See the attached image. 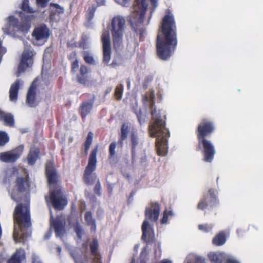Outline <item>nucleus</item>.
Returning <instances> with one entry per match:
<instances>
[{
  "label": "nucleus",
  "instance_id": "nucleus-1",
  "mask_svg": "<svg viewBox=\"0 0 263 263\" xmlns=\"http://www.w3.org/2000/svg\"><path fill=\"white\" fill-rule=\"evenodd\" d=\"M30 183L28 175L18 176L15 181V185L11 193V198L19 202L22 201L21 194H24V203H19L15 206L13 214V238L18 242L24 241L31 234L28 229L31 226L30 212V201L26 194L30 191Z\"/></svg>",
  "mask_w": 263,
  "mask_h": 263
},
{
  "label": "nucleus",
  "instance_id": "nucleus-2",
  "mask_svg": "<svg viewBox=\"0 0 263 263\" xmlns=\"http://www.w3.org/2000/svg\"><path fill=\"white\" fill-rule=\"evenodd\" d=\"M142 100L144 104H148L152 109V119L148 127L149 136L157 138L156 147L158 155L165 156L167 153V139L170 137L169 131L165 127V116H162L161 111L157 110L154 107L155 103L154 92L143 95Z\"/></svg>",
  "mask_w": 263,
  "mask_h": 263
},
{
  "label": "nucleus",
  "instance_id": "nucleus-3",
  "mask_svg": "<svg viewBox=\"0 0 263 263\" xmlns=\"http://www.w3.org/2000/svg\"><path fill=\"white\" fill-rule=\"evenodd\" d=\"M175 21L173 14L168 13L163 17L159 30L156 43L158 57L168 60L174 53L177 45Z\"/></svg>",
  "mask_w": 263,
  "mask_h": 263
},
{
  "label": "nucleus",
  "instance_id": "nucleus-4",
  "mask_svg": "<svg viewBox=\"0 0 263 263\" xmlns=\"http://www.w3.org/2000/svg\"><path fill=\"white\" fill-rule=\"evenodd\" d=\"M215 128L213 121L204 118L198 124L196 130L198 140L196 150L202 149L203 160L206 162H211L216 153L214 145L209 139V137L215 132Z\"/></svg>",
  "mask_w": 263,
  "mask_h": 263
},
{
  "label": "nucleus",
  "instance_id": "nucleus-5",
  "mask_svg": "<svg viewBox=\"0 0 263 263\" xmlns=\"http://www.w3.org/2000/svg\"><path fill=\"white\" fill-rule=\"evenodd\" d=\"M160 210V205L158 202H151L150 206L145 209V220L143 222L141 227L142 231L141 238L143 241L147 243H153L155 240L154 230L149 226L147 220L153 222L157 221L159 216Z\"/></svg>",
  "mask_w": 263,
  "mask_h": 263
},
{
  "label": "nucleus",
  "instance_id": "nucleus-6",
  "mask_svg": "<svg viewBox=\"0 0 263 263\" xmlns=\"http://www.w3.org/2000/svg\"><path fill=\"white\" fill-rule=\"evenodd\" d=\"M148 4L146 0H135L129 21L134 28V31L139 35L140 41H143L144 34L145 30L144 28L138 29V24L143 23L145 13L147 10Z\"/></svg>",
  "mask_w": 263,
  "mask_h": 263
},
{
  "label": "nucleus",
  "instance_id": "nucleus-7",
  "mask_svg": "<svg viewBox=\"0 0 263 263\" xmlns=\"http://www.w3.org/2000/svg\"><path fill=\"white\" fill-rule=\"evenodd\" d=\"M125 22V18L120 16H116L111 20L110 31L115 48L119 47L122 43Z\"/></svg>",
  "mask_w": 263,
  "mask_h": 263
},
{
  "label": "nucleus",
  "instance_id": "nucleus-8",
  "mask_svg": "<svg viewBox=\"0 0 263 263\" xmlns=\"http://www.w3.org/2000/svg\"><path fill=\"white\" fill-rule=\"evenodd\" d=\"M218 191L212 188L208 190V193L203 195L197 204L198 210L205 211V210H213L219 204L218 198Z\"/></svg>",
  "mask_w": 263,
  "mask_h": 263
},
{
  "label": "nucleus",
  "instance_id": "nucleus-9",
  "mask_svg": "<svg viewBox=\"0 0 263 263\" xmlns=\"http://www.w3.org/2000/svg\"><path fill=\"white\" fill-rule=\"evenodd\" d=\"M98 151V146L97 145L90 152L88 158V164L84 171L83 180L85 184L87 185L93 184L95 179L97 177L96 176H93L92 175V173L96 170L97 167V155Z\"/></svg>",
  "mask_w": 263,
  "mask_h": 263
},
{
  "label": "nucleus",
  "instance_id": "nucleus-10",
  "mask_svg": "<svg viewBox=\"0 0 263 263\" xmlns=\"http://www.w3.org/2000/svg\"><path fill=\"white\" fill-rule=\"evenodd\" d=\"M49 194L50 200L53 208L58 211L63 210L67 204V200L62 191L61 186L50 189Z\"/></svg>",
  "mask_w": 263,
  "mask_h": 263
},
{
  "label": "nucleus",
  "instance_id": "nucleus-11",
  "mask_svg": "<svg viewBox=\"0 0 263 263\" xmlns=\"http://www.w3.org/2000/svg\"><path fill=\"white\" fill-rule=\"evenodd\" d=\"M101 39L103 49L102 63L106 66L108 65L111 54V41L109 32L104 31L101 35Z\"/></svg>",
  "mask_w": 263,
  "mask_h": 263
},
{
  "label": "nucleus",
  "instance_id": "nucleus-12",
  "mask_svg": "<svg viewBox=\"0 0 263 263\" xmlns=\"http://www.w3.org/2000/svg\"><path fill=\"white\" fill-rule=\"evenodd\" d=\"M23 151L24 146L20 145L10 151L0 153V161L7 163H13L21 157Z\"/></svg>",
  "mask_w": 263,
  "mask_h": 263
},
{
  "label": "nucleus",
  "instance_id": "nucleus-13",
  "mask_svg": "<svg viewBox=\"0 0 263 263\" xmlns=\"http://www.w3.org/2000/svg\"><path fill=\"white\" fill-rule=\"evenodd\" d=\"M208 257L214 263H240L235 257L222 252H211Z\"/></svg>",
  "mask_w": 263,
  "mask_h": 263
},
{
  "label": "nucleus",
  "instance_id": "nucleus-14",
  "mask_svg": "<svg viewBox=\"0 0 263 263\" xmlns=\"http://www.w3.org/2000/svg\"><path fill=\"white\" fill-rule=\"evenodd\" d=\"M45 174L50 189H55L59 186L58 184L59 181V175L52 164H46Z\"/></svg>",
  "mask_w": 263,
  "mask_h": 263
},
{
  "label": "nucleus",
  "instance_id": "nucleus-15",
  "mask_svg": "<svg viewBox=\"0 0 263 263\" xmlns=\"http://www.w3.org/2000/svg\"><path fill=\"white\" fill-rule=\"evenodd\" d=\"M50 35V31L46 25L42 24L35 27L32 33V36L38 41L46 42Z\"/></svg>",
  "mask_w": 263,
  "mask_h": 263
},
{
  "label": "nucleus",
  "instance_id": "nucleus-16",
  "mask_svg": "<svg viewBox=\"0 0 263 263\" xmlns=\"http://www.w3.org/2000/svg\"><path fill=\"white\" fill-rule=\"evenodd\" d=\"M37 81V78L33 80L27 93L26 102L30 107H35L38 105L36 101Z\"/></svg>",
  "mask_w": 263,
  "mask_h": 263
},
{
  "label": "nucleus",
  "instance_id": "nucleus-17",
  "mask_svg": "<svg viewBox=\"0 0 263 263\" xmlns=\"http://www.w3.org/2000/svg\"><path fill=\"white\" fill-rule=\"evenodd\" d=\"M20 16L21 17V22H19L17 19H15L16 23L13 26L21 32H27L30 28V21L32 20V15L26 16L21 12Z\"/></svg>",
  "mask_w": 263,
  "mask_h": 263
},
{
  "label": "nucleus",
  "instance_id": "nucleus-18",
  "mask_svg": "<svg viewBox=\"0 0 263 263\" xmlns=\"http://www.w3.org/2000/svg\"><path fill=\"white\" fill-rule=\"evenodd\" d=\"M33 64V59L29 52L23 53L21 61L18 67V71L16 73V77L20 76L21 73L24 72L25 70L31 66Z\"/></svg>",
  "mask_w": 263,
  "mask_h": 263
},
{
  "label": "nucleus",
  "instance_id": "nucleus-19",
  "mask_svg": "<svg viewBox=\"0 0 263 263\" xmlns=\"http://www.w3.org/2000/svg\"><path fill=\"white\" fill-rule=\"evenodd\" d=\"M91 254L93 256L92 263H101L102 256L99 252V243L97 238H93L89 244Z\"/></svg>",
  "mask_w": 263,
  "mask_h": 263
},
{
  "label": "nucleus",
  "instance_id": "nucleus-20",
  "mask_svg": "<svg viewBox=\"0 0 263 263\" xmlns=\"http://www.w3.org/2000/svg\"><path fill=\"white\" fill-rule=\"evenodd\" d=\"M88 72V67L85 65H81L79 73L77 76V81L81 84L88 85L89 84V78L87 76Z\"/></svg>",
  "mask_w": 263,
  "mask_h": 263
},
{
  "label": "nucleus",
  "instance_id": "nucleus-21",
  "mask_svg": "<svg viewBox=\"0 0 263 263\" xmlns=\"http://www.w3.org/2000/svg\"><path fill=\"white\" fill-rule=\"evenodd\" d=\"M20 86V80L17 79L10 87L9 90V99L12 102H16L17 99L18 90Z\"/></svg>",
  "mask_w": 263,
  "mask_h": 263
},
{
  "label": "nucleus",
  "instance_id": "nucleus-22",
  "mask_svg": "<svg viewBox=\"0 0 263 263\" xmlns=\"http://www.w3.org/2000/svg\"><path fill=\"white\" fill-rule=\"evenodd\" d=\"M25 258V254L24 251L21 249L17 250L8 260L7 263H22Z\"/></svg>",
  "mask_w": 263,
  "mask_h": 263
},
{
  "label": "nucleus",
  "instance_id": "nucleus-23",
  "mask_svg": "<svg viewBox=\"0 0 263 263\" xmlns=\"http://www.w3.org/2000/svg\"><path fill=\"white\" fill-rule=\"evenodd\" d=\"M40 150L38 148H31L27 156V161L29 164L32 165L35 164L39 157Z\"/></svg>",
  "mask_w": 263,
  "mask_h": 263
},
{
  "label": "nucleus",
  "instance_id": "nucleus-24",
  "mask_svg": "<svg viewBox=\"0 0 263 263\" xmlns=\"http://www.w3.org/2000/svg\"><path fill=\"white\" fill-rule=\"evenodd\" d=\"M130 124L129 123H124L122 124L121 128L120 138L118 140L119 144L122 145L123 141L127 138L128 134L130 129Z\"/></svg>",
  "mask_w": 263,
  "mask_h": 263
},
{
  "label": "nucleus",
  "instance_id": "nucleus-25",
  "mask_svg": "<svg viewBox=\"0 0 263 263\" xmlns=\"http://www.w3.org/2000/svg\"><path fill=\"white\" fill-rule=\"evenodd\" d=\"M93 106V102L87 101L83 102L80 107L81 116L82 119L85 118L91 111Z\"/></svg>",
  "mask_w": 263,
  "mask_h": 263
},
{
  "label": "nucleus",
  "instance_id": "nucleus-26",
  "mask_svg": "<svg viewBox=\"0 0 263 263\" xmlns=\"http://www.w3.org/2000/svg\"><path fill=\"white\" fill-rule=\"evenodd\" d=\"M0 120H3L6 125L12 127L14 125L13 116L10 113H5L0 110Z\"/></svg>",
  "mask_w": 263,
  "mask_h": 263
},
{
  "label": "nucleus",
  "instance_id": "nucleus-27",
  "mask_svg": "<svg viewBox=\"0 0 263 263\" xmlns=\"http://www.w3.org/2000/svg\"><path fill=\"white\" fill-rule=\"evenodd\" d=\"M226 241V236L224 232L222 231L217 234L213 239V243L217 246L223 245Z\"/></svg>",
  "mask_w": 263,
  "mask_h": 263
},
{
  "label": "nucleus",
  "instance_id": "nucleus-28",
  "mask_svg": "<svg viewBox=\"0 0 263 263\" xmlns=\"http://www.w3.org/2000/svg\"><path fill=\"white\" fill-rule=\"evenodd\" d=\"M93 134L91 132H89L87 136L86 139L83 143V146L84 148V154L86 156L88 154L90 147L92 143Z\"/></svg>",
  "mask_w": 263,
  "mask_h": 263
},
{
  "label": "nucleus",
  "instance_id": "nucleus-29",
  "mask_svg": "<svg viewBox=\"0 0 263 263\" xmlns=\"http://www.w3.org/2000/svg\"><path fill=\"white\" fill-rule=\"evenodd\" d=\"M84 218L87 225L91 227V231L95 232L96 230V221L92 218L91 212L90 211H87L85 214Z\"/></svg>",
  "mask_w": 263,
  "mask_h": 263
},
{
  "label": "nucleus",
  "instance_id": "nucleus-30",
  "mask_svg": "<svg viewBox=\"0 0 263 263\" xmlns=\"http://www.w3.org/2000/svg\"><path fill=\"white\" fill-rule=\"evenodd\" d=\"M52 226L54 229L55 233L57 235H63L64 232V226L60 220H54L52 222Z\"/></svg>",
  "mask_w": 263,
  "mask_h": 263
},
{
  "label": "nucleus",
  "instance_id": "nucleus-31",
  "mask_svg": "<svg viewBox=\"0 0 263 263\" xmlns=\"http://www.w3.org/2000/svg\"><path fill=\"white\" fill-rule=\"evenodd\" d=\"M124 86L122 84H119L115 88L114 92V97L117 101L120 100L123 96Z\"/></svg>",
  "mask_w": 263,
  "mask_h": 263
},
{
  "label": "nucleus",
  "instance_id": "nucleus-32",
  "mask_svg": "<svg viewBox=\"0 0 263 263\" xmlns=\"http://www.w3.org/2000/svg\"><path fill=\"white\" fill-rule=\"evenodd\" d=\"M130 138L132 144V155H134L135 153L136 148L139 143L138 137L135 133L133 132L130 134Z\"/></svg>",
  "mask_w": 263,
  "mask_h": 263
},
{
  "label": "nucleus",
  "instance_id": "nucleus-33",
  "mask_svg": "<svg viewBox=\"0 0 263 263\" xmlns=\"http://www.w3.org/2000/svg\"><path fill=\"white\" fill-rule=\"evenodd\" d=\"M82 55L85 63L88 64L95 65L96 62L94 58L87 51H83Z\"/></svg>",
  "mask_w": 263,
  "mask_h": 263
},
{
  "label": "nucleus",
  "instance_id": "nucleus-34",
  "mask_svg": "<svg viewBox=\"0 0 263 263\" xmlns=\"http://www.w3.org/2000/svg\"><path fill=\"white\" fill-rule=\"evenodd\" d=\"M117 144L116 142H111L109 146V155H108V159H112L115 158L116 155V148Z\"/></svg>",
  "mask_w": 263,
  "mask_h": 263
},
{
  "label": "nucleus",
  "instance_id": "nucleus-35",
  "mask_svg": "<svg viewBox=\"0 0 263 263\" xmlns=\"http://www.w3.org/2000/svg\"><path fill=\"white\" fill-rule=\"evenodd\" d=\"M174 213L172 210H165L163 213L162 218L161 219V224H165L167 222L168 217H173Z\"/></svg>",
  "mask_w": 263,
  "mask_h": 263
},
{
  "label": "nucleus",
  "instance_id": "nucleus-36",
  "mask_svg": "<svg viewBox=\"0 0 263 263\" xmlns=\"http://www.w3.org/2000/svg\"><path fill=\"white\" fill-rule=\"evenodd\" d=\"M70 255L73 259L74 263H83L81 260L82 255L78 251L73 250L70 252Z\"/></svg>",
  "mask_w": 263,
  "mask_h": 263
},
{
  "label": "nucleus",
  "instance_id": "nucleus-37",
  "mask_svg": "<svg viewBox=\"0 0 263 263\" xmlns=\"http://www.w3.org/2000/svg\"><path fill=\"white\" fill-rule=\"evenodd\" d=\"M29 0H23L22 4V9L27 13H32L34 12L33 9L29 5Z\"/></svg>",
  "mask_w": 263,
  "mask_h": 263
},
{
  "label": "nucleus",
  "instance_id": "nucleus-38",
  "mask_svg": "<svg viewBox=\"0 0 263 263\" xmlns=\"http://www.w3.org/2000/svg\"><path fill=\"white\" fill-rule=\"evenodd\" d=\"M198 229L204 233H208L212 231L213 225L212 224L204 223L198 225Z\"/></svg>",
  "mask_w": 263,
  "mask_h": 263
},
{
  "label": "nucleus",
  "instance_id": "nucleus-39",
  "mask_svg": "<svg viewBox=\"0 0 263 263\" xmlns=\"http://www.w3.org/2000/svg\"><path fill=\"white\" fill-rule=\"evenodd\" d=\"M9 141V137L4 132H0V146H4Z\"/></svg>",
  "mask_w": 263,
  "mask_h": 263
},
{
  "label": "nucleus",
  "instance_id": "nucleus-40",
  "mask_svg": "<svg viewBox=\"0 0 263 263\" xmlns=\"http://www.w3.org/2000/svg\"><path fill=\"white\" fill-rule=\"evenodd\" d=\"M187 263H205V261L202 257L192 256L189 258Z\"/></svg>",
  "mask_w": 263,
  "mask_h": 263
},
{
  "label": "nucleus",
  "instance_id": "nucleus-41",
  "mask_svg": "<svg viewBox=\"0 0 263 263\" xmlns=\"http://www.w3.org/2000/svg\"><path fill=\"white\" fill-rule=\"evenodd\" d=\"M96 9L97 7L95 5H92L88 8L87 12V15L89 20H91L93 18Z\"/></svg>",
  "mask_w": 263,
  "mask_h": 263
},
{
  "label": "nucleus",
  "instance_id": "nucleus-42",
  "mask_svg": "<svg viewBox=\"0 0 263 263\" xmlns=\"http://www.w3.org/2000/svg\"><path fill=\"white\" fill-rule=\"evenodd\" d=\"M50 6V7H54L55 9L54 14H61L64 13L63 8L61 7L59 5L54 3H51Z\"/></svg>",
  "mask_w": 263,
  "mask_h": 263
},
{
  "label": "nucleus",
  "instance_id": "nucleus-43",
  "mask_svg": "<svg viewBox=\"0 0 263 263\" xmlns=\"http://www.w3.org/2000/svg\"><path fill=\"white\" fill-rule=\"evenodd\" d=\"M74 230L78 238L81 239L83 235V229L78 224L74 227Z\"/></svg>",
  "mask_w": 263,
  "mask_h": 263
},
{
  "label": "nucleus",
  "instance_id": "nucleus-44",
  "mask_svg": "<svg viewBox=\"0 0 263 263\" xmlns=\"http://www.w3.org/2000/svg\"><path fill=\"white\" fill-rule=\"evenodd\" d=\"M79 68V61L78 59H76L72 62L71 64V72L74 73L76 72Z\"/></svg>",
  "mask_w": 263,
  "mask_h": 263
},
{
  "label": "nucleus",
  "instance_id": "nucleus-45",
  "mask_svg": "<svg viewBox=\"0 0 263 263\" xmlns=\"http://www.w3.org/2000/svg\"><path fill=\"white\" fill-rule=\"evenodd\" d=\"M101 183H100V181L98 180V181L97 182V183L95 186L94 189H93L94 193L96 195H97L98 196H100L101 194Z\"/></svg>",
  "mask_w": 263,
  "mask_h": 263
},
{
  "label": "nucleus",
  "instance_id": "nucleus-46",
  "mask_svg": "<svg viewBox=\"0 0 263 263\" xmlns=\"http://www.w3.org/2000/svg\"><path fill=\"white\" fill-rule=\"evenodd\" d=\"M50 0H36V5L39 7L45 8Z\"/></svg>",
  "mask_w": 263,
  "mask_h": 263
},
{
  "label": "nucleus",
  "instance_id": "nucleus-47",
  "mask_svg": "<svg viewBox=\"0 0 263 263\" xmlns=\"http://www.w3.org/2000/svg\"><path fill=\"white\" fill-rule=\"evenodd\" d=\"M68 59L69 60H74L76 59H77V53L76 51H72V52H71L68 55Z\"/></svg>",
  "mask_w": 263,
  "mask_h": 263
},
{
  "label": "nucleus",
  "instance_id": "nucleus-48",
  "mask_svg": "<svg viewBox=\"0 0 263 263\" xmlns=\"http://www.w3.org/2000/svg\"><path fill=\"white\" fill-rule=\"evenodd\" d=\"M151 79H149L148 77L145 78L144 81L142 84L143 88L144 89H146L148 87V84L149 81H151Z\"/></svg>",
  "mask_w": 263,
  "mask_h": 263
},
{
  "label": "nucleus",
  "instance_id": "nucleus-49",
  "mask_svg": "<svg viewBox=\"0 0 263 263\" xmlns=\"http://www.w3.org/2000/svg\"><path fill=\"white\" fill-rule=\"evenodd\" d=\"M135 114H136L139 122H140V124H141L142 120V112L141 110H139V111L135 112Z\"/></svg>",
  "mask_w": 263,
  "mask_h": 263
},
{
  "label": "nucleus",
  "instance_id": "nucleus-50",
  "mask_svg": "<svg viewBox=\"0 0 263 263\" xmlns=\"http://www.w3.org/2000/svg\"><path fill=\"white\" fill-rule=\"evenodd\" d=\"M157 1L158 0H150L151 4L154 9H155L157 6Z\"/></svg>",
  "mask_w": 263,
  "mask_h": 263
},
{
  "label": "nucleus",
  "instance_id": "nucleus-51",
  "mask_svg": "<svg viewBox=\"0 0 263 263\" xmlns=\"http://www.w3.org/2000/svg\"><path fill=\"white\" fill-rule=\"evenodd\" d=\"M79 46L82 48L83 49L87 48V45L85 43H80Z\"/></svg>",
  "mask_w": 263,
  "mask_h": 263
},
{
  "label": "nucleus",
  "instance_id": "nucleus-52",
  "mask_svg": "<svg viewBox=\"0 0 263 263\" xmlns=\"http://www.w3.org/2000/svg\"><path fill=\"white\" fill-rule=\"evenodd\" d=\"M140 263H146V260L145 258H142L140 259Z\"/></svg>",
  "mask_w": 263,
  "mask_h": 263
},
{
  "label": "nucleus",
  "instance_id": "nucleus-53",
  "mask_svg": "<svg viewBox=\"0 0 263 263\" xmlns=\"http://www.w3.org/2000/svg\"><path fill=\"white\" fill-rule=\"evenodd\" d=\"M111 90H112L111 87L108 88L106 90V93H107L110 92L111 91Z\"/></svg>",
  "mask_w": 263,
  "mask_h": 263
},
{
  "label": "nucleus",
  "instance_id": "nucleus-54",
  "mask_svg": "<svg viewBox=\"0 0 263 263\" xmlns=\"http://www.w3.org/2000/svg\"><path fill=\"white\" fill-rule=\"evenodd\" d=\"M129 0H122V2L124 3V5L127 4Z\"/></svg>",
  "mask_w": 263,
  "mask_h": 263
},
{
  "label": "nucleus",
  "instance_id": "nucleus-55",
  "mask_svg": "<svg viewBox=\"0 0 263 263\" xmlns=\"http://www.w3.org/2000/svg\"><path fill=\"white\" fill-rule=\"evenodd\" d=\"M130 263H135V259H133Z\"/></svg>",
  "mask_w": 263,
  "mask_h": 263
},
{
  "label": "nucleus",
  "instance_id": "nucleus-56",
  "mask_svg": "<svg viewBox=\"0 0 263 263\" xmlns=\"http://www.w3.org/2000/svg\"><path fill=\"white\" fill-rule=\"evenodd\" d=\"M218 178H219V177H218L217 178V181H218Z\"/></svg>",
  "mask_w": 263,
  "mask_h": 263
},
{
  "label": "nucleus",
  "instance_id": "nucleus-57",
  "mask_svg": "<svg viewBox=\"0 0 263 263\" xmlns=\"http://www.w3.org/2000/svg\"><path fill=\"white\" fill-rule=\"evenodd\" d=\"M0 263H1V262H0Z\"/></svg>",
  "mask_w": 263,
  "mask_h": 263
}]
</instances>
